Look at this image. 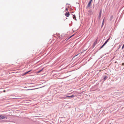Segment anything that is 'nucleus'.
Here are the masks:
<instances>
[{"instance_id": "obj_1", "label": "nucleus", "mask_w": 124, "mask_h": 124, "mask_svg": "<svg viewBox=\"0 0 124 124\" xmlns=\"http://www.w3.org/2000/svg\"><path fill=\"white\" fill-rule=\"evenodd\" d=\"M93 14L92 11L91 10H90L88 11L87 14L88 15L90 16Z\"/></svg>"}, {"instance_id": "obj_2", "label": "nucleus", "mask_w": 124, "mask_h": 124, "mask_svg": "<svg viewBox=\"0 0 124 124\" xmlns=\"http://www.w3.org/2000/svg\"><path fill=\"white\" fill-rule=\"evenodd\" d=\"M0 119H5V118L7 119V117H5L4 116H2V115H0Z\"/></svg>"}, {"instance_id": "obj_3", "label": "nucleus", "mask_w": 124, "mask_h": 124, "mask_svg": "<svg viewBox=\"0 0 124 124\" xmlns=\"http://www.w3.org/2000/svg\"><path fill=\"white\" fill-rule=\"evenodd\" d=\"M65 15L66 17H69L70 15L69 12H67L65 14Z\"/></svg>"}, {"instance_id": "obj_4", "label": "nucleus", "mask_w": 124, "mask_h": 124, "mask_svg": "<svg viewBox=\"0 0 124 124\" xmlns=\"http://www.w3.org/2000/svg\"><path fill=\"white\" fill-rule=\"evenodd\" d=\"M92 0H90V1H89V2L87 6L88 7H90L91 5V2L92 1Z\"/></svg>"}, {"instance_id": "obj_5", "label": "nucleus", "mask_w": 124, "mask_h": 124, "mask_svg": "<svg viewBox=\"0 0 124 124\" xmlns=\"http://www.w3.org/2000/svg\"><path fill=\"white\" fill-rule=\"evenodd\" d=\"M101 11L99 13V19H100L101 17Z\"/></svg>"}, {"instance_id": "obj_6", "label": "nucleus", "mask_w": 124, "mask_h": 124, "mask_svg": "<svg viewBox=\"0 0 124 124\" xmlns=\"http://www.w3.org/2000/svg\"><path fill=\"white\" fill-rule=\"evenodd\" d=\"M65 96L67 97H69V98H70V97L72 98V97H75V96L73 95H71L70 96Z\"/></svg>"}, {"instance_id": "obj_7", "label": "nucleus", "mask_w": 124, "mask_h": 124, "mask_svg": "<svg viewBox=\"0 0 124 124\" xmlns=\"http://www.w3.org/2000/svg\"><path fill=\"white\" fill-rule=\"evenodd\" d=\"M73 18L74 19H75V20H76V17L75 16V15H73Z\"/></svg>"}, {"instance_id": "obj_8", "label": "nucleus", "mask_w": 124, "mask_h": 124, "mask_svg": "<svg viewBox=\"0 0 124 124\" xmlns=\"http://www.w3.org/2000/svg\"><path fill=\"white\" fill-rule=\"evenodd\" d=\"M43 70V69H42L39 71H38L37 72V73H39L42 70Z\"/></svg>"}, {"instance_id": "obj_9", "label": "nucleus", "mask_w": 124, "mask_h": 124, "mask_svg": "<svg viewBox=\"0 0 124 124\" xmlns=\"http://www.w3.org/2000/svg\"><path fill=\"white\" fill-rule=\"evenodd\" d=\"M31 70H30L28 71L27 72H26L25 73V74H27L28 73L30 72L31 71Z\"/></svg>"}, {"instance_id": "obj_10", "label": "nucleus", "mask_w": 124, "mask_h": 124, "mask_svg": "<svg viewBox=\"0 0 124 124\" xmlns=\"http://www.w3.org/2000/svg\"><path fill=\"white\" fill-rule=\"evenodd\" d=\"M60 98L61 99H66V98H65V97H61V98Z\"/></svg>"}, {"instance_id": "obj_11", "label": "nucleus", "mask_w": 124, "mask_h": 124, "mask_svg": "<svg viewBox=\"0 0 124 124\" xmlns=\"http://www.w3.org/2000/svg\"><path fill=\"white\" fill-rule=\"evenodd\" d=\"M104 46V45L103 44L102 45V46L101 47V48H100V49H101L102 48L103 46Z\"/></svg>"}, {"instance_id": "obj_12", "label": "nucleus", "mask_w": 124, "mask_h": 124, "mask_svg": "<svg viewBox=\"0 0 124 124\" xmlns=\"http://www.w3.org/2000/svg\"><path fill=\"white\" fill-rule=\"evenodd\" d=\"M107 42L106 41V42H105V43L103 44V45H104L107 43Z\"/></svg>"}, {"instance_id": "obj_13", "label": "nucleus", "mask_w": 124, "mask_h": 124, "mask_svg": "<svg viewBox=\"0 0 124 124\" xmlns=\"http://www.w3.org/2000/svg\"><path fill=\"white\" fill-rule=\"evenodd\" d=\"M107 42L106 41V42H105V43L103 44V45H104L107 43Z\"/></svg>"}, {"instance_id": "obj_14", "label": "nucleus", "mask_w": 124, "mask_h": 124, "mask_svg": "<svg viewBox=\"0 0 124 124\" xmlns=\"http://www.w3.org/2000/svg\"><path fill=\"white\" fill-rule=\"evenodd\" d=\"M96 44V42H95L94 43V45H95Z\"/></svg>"}, {"instance_id": "obj_15", "label": "nucleus", "mask_w": 124, "mask_h": 124, "mask_svg": "<svg viewBox=\"0 0 124 124\" xmlns=\"http://www.w3.org/2000/svg\"><path fill=\"white\" fill-rule=\"evenodd\" d=\"M104 18L103 20V23H102V25H103V23H104Z\"/></svg>"}, {"instance_id": "obj_16", "label": "nucleus", "mask_w": 124, "mask_h": 124, "mask_svg": "<svg viewBox=\"0 0 124 124\" xmlns=\"http://www.w3.org/2000/svg\"><path fill=\"white\" fill-rule=\"evenodd\" d=\"M74 35H72V36H70V37L68 39H69V38H71V37H72V36H73Z\"/></svg>"}, {"instance_id": "obj_17", "label": "nucleus", "mask_w": 124, "mask_h": 124, "mask_svg": "<svg viewBox=\"0 0 124 124\" xmlns=\"http://www.w3.org/2000/svg\"><path fill=\"white\" fill-rule=\"evenodd\" d=\"M109 40V39H107V40L106 41H107L108 42V41Z\"/></svg>"}, {"instance_id": "obj_18", "label": "nucleus", "mask_w": 124, "mask_h": 124, "mask_svg": "<svg viewBox=\"0 0 124 124\" xmlns=\"http://www.w3.org/2000/svg\"><path fill=\"white\" fill-rule=\"evenodd\" d=\"M122 65H123V66L124 65V63H122Z\"/></svg>"}, {"instance_id": "obj_19", "label": "nucleus", "mask_w": 124, "mask_h": 124, "mask_svg": "<svg viewBox=\"0 0 124 124\" xmlns=\"http://www.w3.org/2000/svg\"><path fill=\"white\" fill-rule=\"evenodd\" d=\"M68 9L67 8H66L65 10H66L67 11H68Z\"/></svg>"}, {"instance_id": "obj_20", "label": "nucleus", "mask_w": 124, "mask_h": 124, "mask_svg": "<svg viewBox=\"0 0 124 124\" xmlns=\"http://www.w3.org/2000/svg\"><path fill=\"white\" fill-rule=\"evenodd\" d=\"M3 91V92H6V91L5 90H4Z\"/></svg>"}, {"instance_id": "obj_21", "label": "nucleus", "mask_w": 124, "mask_h": 124, "mask_svg": "<svg viewBox=\"0 0 124 124\" xmlns=\"http://www.w3.org/2000/svg\"><path fill=\"white\" fill-rule=\"evenodd\" d=\"M78 55V54H77V55H76V56H77V55Z\"/></svg>"}, {"instance_id": "obj_22", "label": "nucleus", "mask_w": 124, "mask_h": 124, "mask_svg": "<svg viewBox=\"0 0 124 124\" xmlns=\"http://www.w3.org/2000/svg\"><path fill=\"white\" fill-rule=\"evenodd\" d=\"M78 55V54H77V55H76V56H77V55Z\"/></svg>"}, {"instance_id": "obj_23", "label": "nucleus", "mask_w": 124, "mask_h": 124, "mask_svg": "<svg viewBox=\"0 0 124 124\" xmlns=\"http://www.w3.org/2000/svg\"><path fill=\"white\" fill-rule=\"evenodd\" d=\"M78 55V54H77V55H76V56H77V55Z\"/></svg>"}, {"instance_id": "obj_24", "label": "nucleus", "mask_w": 124, "mask_h": 124, "mask_svg": "<svg viewBox=\"0 0 124 124\" xmlns=\"http://www.w3.org/2000/svg\"><path fill=\"white\" fill-rule=\"evenodd\" d=\"M78 55V54H77V55H76V56H77V55Z\"/></svg>"}, {"instance_id": "obj_25", "label": "nucleus", "mask_w": 124, "mask_h": 124, "mask_svg": "<svg viewBox=\"0 0 124 124\" xmlns=\"http://www.w3.org/2000/svg\"><path fill=\"white\" fill-rule=\"evenodd\" d=\"M109 124H111V123H110Z\"/></svg>"}]
</instances>
